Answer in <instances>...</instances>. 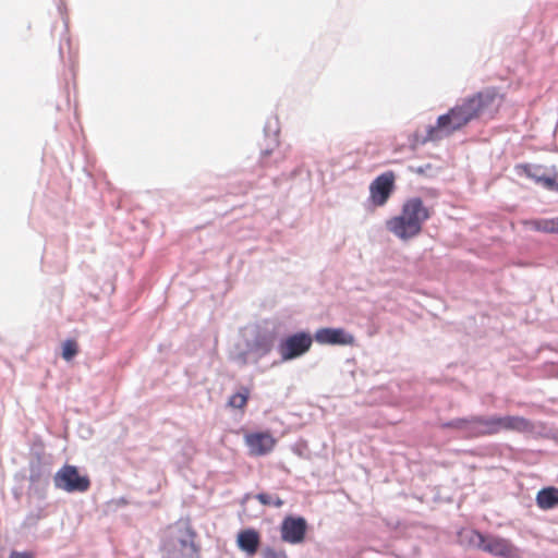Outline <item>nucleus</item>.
<instances>
[{
    "label": "nucleus",
    "mask_w": 558,
    "mask_h": 558,
    "mask_svg": "<svg viewBox=\"0 0 558 558\" xmlns=\"http://www.w3.org/2000/svg\"><path fill=\"white\" fill-rule=\"evenodd\" d=\"M440 427L442 429H454L464 439L492 436L504 430L531 433L534 428L531 421L518 415H471L466 417H457L441 423Z\"/></svg>",
    "instance_id": "1"
},
{
    "label": "nucleus",
    "mask_w": 558,
    "mask_h": 558,
    "mask_svg": "<svg viewBox=\"0 0 558 558\" xmlns=\"http://www.w3.org/2000/svg\"><path fill=\"white\" fill-rule=\"evenodd\" d=\"M496 98L497 94L493 89L481 90L470 97L463 98L447 113L438 117L436 126L428 128V138L434 140V134L438 131L446 135L452 134L472 120L487 111H492Z\"/></svg>",
    "instance_id": "2"
},
{
    "label": "nucleus",
    "mask_w": 558,
    "mask_h": 558,
    "mask_svg": "<svg viewBox=\"0 0 558 558\" xmlns=\"http://www.w3.org/2000/svg\"><path fill=\"white\" fill-rule=\"evenodd\" d=\"M276 338L274 330L255 328L244 338L242 344L236 345L231 359L239 366L257 365L262 359L270 354Z\"/></svg>",
    "instance_id": "3"
},
{
    "label": "nucleus",
    "mask_w": 558,
    "mask_h": 558,
    "mask_svg": "<svg viewBox=\"0 0 558 558\" xmlns=\"http://www.w3.org/2000/svg\"><path fill=\"white\" fill-rule=\"evenodd\" d=\"M459 537L461 543L494 556L507 558L517 556V548L511 542L499 536L484 535L475 530H462Z\"/></svg>",
    "instance_id": "4"
},
{
    "label": "nucleus",
    "mask_w": 558,
    "mask_h": 558,
    "mask_svg": "<svg viewBox=\"0 0 558 558\" xmlns=\"http://www.w3.org/2000/svg\"><path fill=\"white\" fill-rule=\"evenodd\" d=\"M167 558H197L195 533L187 524H179L163 543Z\"/></svg>",
    "instance_id": "5"
},
{
    "label": "nucleus",
    "mask_w": 558,
    "mask_h": 558,
    "mask_svg": "<svg viewBox=\"0 0 558 558\" xmlns=\"http://www.w3.org/2000/svg\"><path fill=\"white\" fill-rule=\"evenodd\" d=\"M53 485L66 493H85L90 487V481L87 475H81L75 465L64 464L53 475Z\"/></svg>",
    "instance_id": "6"
},
{
    "label": "nucleus",
    "mask_w": 558,
    "mask_h": 558,
    "mask_svg": "<svg viewBox=\"0 0 558 558\" xmlns=\"http://www.w3.org/2000/svg\"><path fill=\"white\" fill-rule=\"evenodd\" d=\"M314 337L310 332L299 331L280 340L277 351L281 362H288L303 356L313 344Z\"/></svg>",
    "instance_id": "7"
},
{
    "label": "nucleus",
    "mask_w": 558,
    "mask_h": 558,
    "mask_svg": "<svg viewBox=\"0 0 558 558\" xmlns=\"http://www.w3.org/2000/svg\"><path fill=\"white\" fill-rule=\"evenodd\" d=\"M395 190V173L387 171L375 178L369 184V203L375 207L384 206Z\"/></svg>",
    "instance_id": "8"
},
{
    "label": "nucleus",
    "mask_w": 558,
    "mask_h": 558,
    "mask_svg": "<svg viewBox=\"0 0 558 558\" xmlns=\"http://www.w3.org/2000/svg\"><path fill=\"white\" fill-rule=\"evenodd\" d=\"M307 522L303 517L288 515L280 525L281 539L288 544H301L306 535Z\"/></svg>",
    "instance_id": "9"
},
{
    "label": "nucleus",
    "mask_w": 558,
    "mask_h": 558,
    "mask_svg": "<svg viewBox=\"0 0 558 558\" xmlns=\"http://www.w3.org/2000/svg\"><path fill=\"white\" fill-rule=\"evenodd\" d=\"M401 215L412 221V223L421 230L424 222L430 217L429 209L424 206L423 201L420 197H412L408 199L402 206Z\"/></svg>",
    "instance_id": "10"
},
{
    "label": "nucleus",
    "mask_w": 558,
    "mask_h": 558,
    "mask_svg": "<svg viewBox=\"0 0 558 558\" xmlns=\"http://www.w3.org/2000/svg\"><path fill=\"white\" fill-rule=\"evenodd\" d=\"M387 230L402 241H408L422 231L401 214L386 222Z\"/></svg>",
    "instance_id": "11"
},
{
    "label": "nucleus",
    "mask_w": 558,
    "mask_h": 558,
    "mask_svg": "<svg viewBox=\"0 0 558 558\" xmlns=\"http://www.w3.org/2000/svg\"><path fill=\"white\" fill-rule=\"evenodd\" d=\"M276 440L269 433H252L245 435V445L252 456H265L275 447Z\"/></svg>",
    "instance_id": "12"
},
{
    "label": "nucleus",
    "mask_w": 558,
    "mask_h": 558,
    "mask_svg": "<svg viewBox=\"0 0 558 558\" xmlns=\"http://www.w3.org/2000/svg\"><path fill=\"white\" fill-rule=\"evenodd\" d=\"M314 339L320 344H353L354 337L342 328H320Z\"/></svg>",
    "instance_id": "13"
},
{
    "label": "nucleus",
    "mask_w": 558,
    "mask_h": 558,
    "mask_svg": "<svg viewBox=\"0 0 558 558\" xmlns=\"http://www.w3.org/2000/svg\"><path fill=\"white\" fill-rule=\"evenodd\" d=\"M520 173H524L527 178L532 179L535 183L543 185L550 191H558V177L547 175L544 168L541 166L523 165L519 167Z\"/></svg>",
    "instance_id": "14"
},
{
    "label": "nucleus",
    "mask_w": 558,
    "mask_h": 558,
    "mask_svg": "<svg viewBox=\"0 0 558 558\" xmlns=\"http://www.w3.org/2000/svg\"><path fill=\"white\" fill-rule=\"evenodd\" d=\"M236 543L239 548L246 554V556H254L259 547L260 537L256 530L246 529L238 534Z\"/></svg>",
    "instance_id": "15"
},
{
    "label": "nucleus",
    "mask_w": 558,
    "mask_h": 558,
    "mask_svg": "<svg viewBox=\"0 0 558 558\" xmlns=\"http://www.w3.org/2000/svg\"><path fill=\"white\" fill-rule=\"evenodd\" d=\"M536 505L542 510H550L558 506V488L548 486L542 488L536 495Z\"/></svg>",
    "instance_id": "16"
},
{
    "label": "nucleus",
    "mask_w": 558,
    "mask_h": 558,
    "mask_svg": "<svg viewBox=\"0 0 558 558\" xmlns=\"http://www.w3.org/2000/svg\"><path fill=\"white\" fill-rule=\"evenodd\" d=\"M250 390L246 387H241L240 390L228 400V405L233 409H243L248 400Z\"/></svg>",
    "instance_id": "17"
},
{
    "label": "nucleus",
    "mask_w": 558,
    "mask_h": 558,
    "mask_svg": "<svg viewBox=\"0 0 558 558\" xmlns=\"http://www.w3.org/2000/svg\"><path fill=\"white\" fill-rule=\"evenodd\" d=\"M279 146L278 132L275 131L271 136H268L266 146L260 151L262 163L268 166L266 158L272 154H276V149Z\"/></svg>",
    "instance_id": "18"
},
{
    "label": "nucleus",
    "mask_w": 558,
    "mask_h": 558,
    "mask_svg": "<svg viewBox=\"0 0 558 558\" xmlns=\"http://www.w3.org/2000/svg\"><path fill=\"white\" fill-rule=\"evenodd\" d=\"M531 229L535 231L555 233V218H542L535 219L527 222Z\"/></svg>",
    "instance_id": "19"
},
{
    "label": "nucleus",
    "mask_w": 558,
    "mask_h": 558,
    "mask_svg": "<svg viewBox=\"0 0 558 558\" xmlns=\"http://www.w3.org/2000/svg\"><path fill=\"white\" fill-rule=\"evenodd\" d=\"M256 499L264 506H274L276 508H280L283 505L282 499L272 494L259 493L256 495Z\"/></svg>",
    "instance_id": "20"
},
{
    "label": "nucleus",
    "mask_w": 558,
    "mask_h": 558,
    "mask_svg": "<svg viewBox=\"0 0 558 558\" xmlns=\"http://www.w3.org/2000/svg\"><path fill=\"white\" fill-rule=\"evenodd\" d=\"M77 353V343L74 340H65L62 344V357L71 361Z\"/></svg>",
    "instance_id": "21"
},
{
    "label": "nucleus",
    "mask_w": 558,
    "mask_h": 558,
    "mask_svg": "<svg viewBox=\"0 0 558 558\" xmlns=\"http://www.w3.org/2000/svg\"><path fill=\"white\" fill-rule=\"evenodd\" d=\"M264 558H288L284 550H277L272 547H266L263 550Z\"/></svg>",
    "instance_id": "22"
},
{
    "label": "nucleus",
    "mask_w": 558,
    "mask_h": 558,
    "mask_svg": "<svg viewBox=\"0 0 558 558\" xmlns=\"http://www.w3.org/2000/svg\"><path fill=\"white\" fill-rule=\"evenodd\" d=\"M411 171L415 172L417 174H425V175H429V177L434 175L433 166L430 163H426L424 166H420V167H415V168L412 167Z\"/></svg>",
    "instance_id": "23"
},
{
    "label": "nucleus",
    "mask_w": 558,
    "mask_h": 558,
    "mask_svg": "<svg viewBox=\"0 0 558 558\" xmlns=\"http://www.w3.org/2000/svg\"><path fill=\"white\" fill-rule=\"evenodd\" d=\"M65 46L69 47V48L71 46V38H70L69 34H68V29L66 28L64 29V34L61 37L60 45H59V53H60V56L63 54V49H64Z\"/></svg>",
    "instance_id": "24"
},
{
    "label": "nucleus",
    "mask_w": 558,
    "mask_h": 558,
    "mask_svg": "<svg viewBox=\"0 0 558 558\" xmlns=\"http://www.w3.org/2000/svg\"><path fill=\"white\" fill-rule=\"evenodd\" d=\"M41 518L40 515V511H38L37 513H31L26 517L25 521H24V525L26 526H33L35 525L38 520Z\"/></svg>",
    "instance_id": "25"
},
{
    "label": "nucleus",
    "mask_w": 558,
    "mask_h": 558,
    "mask_svg": "<svg viewBox=\"0 0 558 558\" xmlns=\"http://www.w3.org/2000/svg\"><path fill=\"white\" fill-rule=\"evenodd\" d=\"M9 558H33V555L27 551H15L13 550Z\"/></svg>",
    "instance_id": "26"
},
{
    "label": "nucleus",
    "mask_w": 558,
    "mask_h": 558,
    "mask_svg": "<svg viewBox=\"0 0 558 558\" xmlns=\"http://www.w3.org/2000/svg\"><path fill=\"white\" fill-rule=\"evenodd\" d=\"M40 478V472L36 471L34 466L31 469L29 481L37 482Z\"/></svg>",
    "instance_id": "27"
},
{
    "label": "nucleus",
    "mask_w": 558,
    "mask_h": 558,
    "mask_svg": "<svg viewBox=\"0 0 558 558\" xmlns=\"http://www.w3.org/2000/svg\"><path fill=\"white\" fill-rule=\"evenodd\" d=\"M555 232L558 233V217L555 218Z\"/></svg>",
    "instance_id": "28"
},
{
    "label": "nucleus",
    "mask_w": 558,
    "mask_h": 558,
    "mask_svg": "<svg viewBox=\"0 0 558 558\" xmlns=\"http://www.w3.org/2000/svg\"><path fill=\"white\" fill-rule=\"evenodd\" d=\"M276 153H277V155H278V157H279V158H282V155H280V151H277V150H276Z\"/></svg>",
    "instance_id": "29"
},
{
    "label": "nucleus",
    "mask_w": 558,
    "mask_h": 558,
    "mask_svg": "<svg viewBox=\"0 0 558 558\" xmlns=\"http://www.w3.org/2000/svg\"><path fill=\"white\" fill-rule=\"evenodd\" d=\"M276 153H277V155H278V157H279V158H282V155H280V151H277V150H276Z\"/></svg>",
    "instance_id": "30"
}]
</instances>
